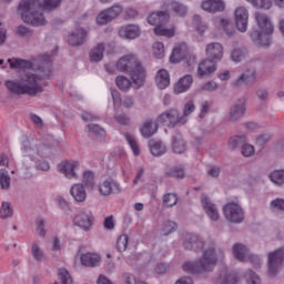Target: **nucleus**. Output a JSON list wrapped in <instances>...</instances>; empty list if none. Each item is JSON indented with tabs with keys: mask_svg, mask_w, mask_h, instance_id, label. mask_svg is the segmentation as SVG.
<instances>
[{
	"mask_svg": "<svg viewBox=\"0 0 284 284\" xmlns=\"http://www.w3.org/2000/svg\"><path fill=\"white\" fill-rule=\"evenodd\" d=\"M146 20L150 26H165L170 21V13L168 11H155Z\"/></svg>",
	"mask_w": 284,
	"mask_h": 284,
	"instance_id": "5701e85b",
	"label": "nucleus"
},
{
	"mask_svg": "<svg viewBox=\"0 0 284 284\" xmlns=\"http://www.w3.org/2000/svg\"><path fill=\"white\" fill-rule=\"evenodd\" d=\"M80 261L84 267H97L101 263V256L94 253H87L81 255Z\"/></svg>",
	"mask_w": 284,
	"mask_h": 284,
	"instance_id": "2f4dec72",
	"label": "nucleus"
},
{
	"mask_svg": "<svg viewBox=\"0 0 284 284\" xmlns=\"http://www.w3.org/2000/svg\"><path fill=\"white\" fill-rule=\"evenodd\" d=\"M115 247L120 252H125L128 250V235L122 234L118 237Z\"/></svg>",
	"mask_w": 284,
	"mask_h": 284,
	"instance_id": "13d9d810",
	"label": "nucleus"
},
{
	"mask_svg": "<svg viewBox=\"0 0 284 284\" xmlns=\"http://www.w3.org/2000/svg\"><path fill=\"white\" fill-rule=\"evenodd\" d=\"M255 21L260 29H254L251 31L250 37L252 41L257 45H270V34L274 33V24H272L270 17L261 11H257L255 12Z\"/></svg>",
	"mask_w": 284,
	"mask_h": 284,
	"instance_id": "39448f33",
	"label": "nucleus"
},
{
	"mask_svg": "<svg viewBox=\"0 0 284 284\" xmlns=\"http://www.w3.org/2000/svg\"><path fill=\"white\" fill-rule=\"evenodd\" d=\"M124 138L126 139V142L129 143L131 150L133 151V154L135 156H139L141 154V151L139 150V144L136 143V138L130 133H125Z\"/></svg>",
	"mask_w": 284,
	"mask_h": 284,
	"instance_id": "c03bdc74",
	"label": "nucleus"
},
{
	"mask_svg": "<svg viewBox=\"0 0 284 284\" xmlns=\"http://www.w3.org/2000/svg\"><path fill=\"white\" fill-rule=\"evenodd\" d=\"M31 253L34 261H37L38 263H41V261L45 258V253L43 252V250H41V247H39V245H37V243H33Z\"/></svg>",
	"mask_w": 284,
	"mask_h": 284,
	"instance_id": "603ef678",
	"label": "nucleus"
},
{
	"mask_svg": "<svg viewBox=\"0 0 284 284\" xmlns=\"http://www.w3.org/2000/svg\"><path fill=\"white\" fill-rule=\"evenodd\" d=\"M121 39L134 40L141 37V27L139 24H125L119 30Z\"/></svg>",
	"mask_w": 284,
	"mask_h": 284,
	"instance_id": "a211bd4d",
	"label": "nucleus"
},
{
	"mask_svg": "<svg viewBox=\"0 0 284 284\" xmlns=\"http://www.w3.org/2000/svg\"><path fill=\"white\" fill-rule=\"evenodd\" d=\"M60 6L61 0H43V2L39 0H21L18 10L24 23L39 28L48 23L41 11L47 10L48 12H52V10H57Z\"/></svg>",
	"mask_w": 284,
	"mask_h": 284,
	"instance_id": "f03ea898",
	"label": "nucleus"
},
{
	"mask_svg": "<svg viewBox=\"0 0 284 284\" xmlns=\"http://www.w3.org/2000/svg\"><path fill=\"white\" fill-rule=\"evenodd\" d=\"M70 194L77 203H85V199H88L85 185L81 183L73 184L70 189Z\"/></svg>",
	"mask_w": 284,
	"mask_h": 284,
	"instance_id": "a878e982",
	"label": "nucleus"
},
{
	"mask_svg": "<svg viewBox=\"0 0 284 284\" xmlns=\"http://www.w3.org/2000/svg\"><path fill=\"white\" fill-rule=\"evenodd\" d=\"M244 277L247 284H261V277L252 270H247Z\"/></svg>",
	"mask_w": 284,
	"mask_h": 284,
	"instance_id": "5fc2aeb1",
	"label": "nucleus"
},
{
	"mask_svg": "<svg viewBox=\"0 0 284 284\" xmlns=\"http://www.w3.org/2000/svg\"><path fill=\"white\" fill-rule=\"evenodd\" d=\"M14 212L12 211V206H10V202H2L0 207V219H11Z\"/></svg>",
	"mask_w": 284,
	"mask_h": 284,
	"instance_id": "de8ad7c7",
	"label": "nucleus"
},
{
	"mask_svg": "<svg viewBox=\"0 0 284 284\" xmlns=\"http://www.w3.org/2000/svg\"><path fill=\"white\" fill-rule=\"evenodd\" d=\"M172 150L175 154H183L187 150V143L183 140L181 133H175L172 136Z\"/></svg>",
	"mask_w": 284,
	"mask_h": 284,
	"instance_id": "c756f323",
	"label": "nucleus"
},
{
	"mask_svg": "<svg viewBox=\"0 0 284 284\" xmlns=\"http://www.w3.org/2000/svg\"><path fill=\"white\" fill-rule=\"evenodd\" d=\"M111 97L113 99L114 108H116V105H121V103L123 108H126L128 110H130V108H134V98L132 97H124L121 100V93L116 90L111 91Z\"/></svg>",
	"mask_w": 284,
	"mask_h": 284,
	"instance_id": "c85d7f7f",
	"label": "nucleus"
},
{
	"mask_svg": "<svg viewBox=\"0 0 284 284\" xmlns=\"http://www.w3.org/2000/svg\"><path fill=\"white\" fill-rule=\"evenodd\" d=\"M123 13L121 4H113L112 7L101 11L97 17L98 26H108L111 21L119 18Z\"/></svg>",
	"mask_w": 284,
	"mask_h": 284,
	"instance_id": "0eeeda50",
	"label": "nucleus"
},
{
	"mask_svg": "<svg viewBox=\"0 0 284 284\" xmlns=\"http://www.w3.org/2000/svg\"><path fill=\"white\" fill-rule=\"evenodd\" d=\"M245 100H239L233 105H231L229 113L226 115V121L229 123H239L243 116H245Z\"/></svg>",
	"mask_w": 284,
	"mask_h": 284,
	"instance_id": "9d476101",
	"label": "nucleus"
},
{
	"mask_svg": "<svg viewBox=\"0 0 284 284\" xmlns=\"http://www.w3.org/2000/svg\"><path fill=\"white\" fill-rule=\"evenodd\" d=\"M74 224L78 225L84 232H88L92 227V212L82 211L74 217Z\"/></svg>",
	"mask_w": 284,
	"mask_h": 284,
	"instance_id": "4be33fe9",
	"label": "nucleus"
},
{
	"mask_svg": "<svg viewBox=\"0 0 284 284\" xmlns=\"http://www.w3.org/2000/svg\"><path fill=\"white\" fill-rule=\"evenodd\" d=\"M284 262V248H277L274 252L268 253V274L270 276H276L283 268Z\"/></svg>",
	"mask_w": 284,
	"mask_h": 284,
	"instance_id": "6e6552de",
	"label": "nucleus"
},
{
	"mask_svg": "<svg viewBox=\"0 0 284 284\" xmlns=\"http://www.w3.org/2000/svg\"><path fill=\"white\" fill-rule=\"evenodd\" d=\"M179 203V196L175 193H166L163 196L164 207H174Z\"/></svg>",
	"mask_w": 284,
	"mask_h": 284,
	"instance_id": "a18cd8bd",
	"label": "nucleus"
},
{
	"mask_svg": "<svg viewBox=\"0 0 284 284\" xmlns=\"http://www.w3.org/2000/svg\"><path fill=\"white\" fill-rule=\"evenodd\" d=\"M242 154L246 158L252 156L254 154V145L244 142V144H242Z\"/></svg>",
	"mask_w": 284,
	"mask_h": 284,
	"instance_id": "69168bd1",
	"label": "nucleus"
},
{
	"mask_svg": "<svg viewBox=\"0 0 284 284\" xmlns=\"http://www.w3.org/2000/svg\"><path fill=\"white\" fill-rule=\"evenodd\" d=\"M192 83H194L192 75H184L174 84L173 92L175 94H183V92H187L192 88Z\"/></svg>",
	"mask_w": 284,
	"mask_h": 284,
	"instance_id": "bb28decb",
	"label": "nucleus"
},
{
	"mask_svg": "<svg viewBox=\"0 0 284 284\" xmlns=\"http://www.w3.org/2000/svg\"><path fill=\"white\" fill-rule=\"evenodd\" d=\"M202 90L204 92H216V90H219V83L214 81H209L202 87Z\"/></svg>",
	"mask_w": 284,
	"mask_h": 284,
	"instance_id": "338daca9",
	"label": "nucleus"
},
{
	"mask_svg": "<svg viewBox=\"0 0 284 284\" xmlns=\"http://www.w3.org/2000/svg\"><path fill=\"white\" fill-rule=\"evenodd\" d=\"M256 81V68L246 69L234 82L233 88H243V85H252Z\"/></svg>",
	"mask_w": 284,
	"mask_h": 284,
	"instance_id": "2eb2a0df",
	"label": "nucleus"
},
{
	"mask_svg": "<svg viewBox=\"0 0 284 284\" xmlns=\"http://www.w3.org/2000/svg\"><path fill=\"white\" fill-rule=\"evenodd\" d=\"M194 110H196V106L194 105V100H190L184 104L183 114L181 115L182 119H184V125L185 123H187V118L190 116V114H192V112H194Z\"/></svg>",
	"mask_w": 284,
	"mask_h": 284,
	"instance_id": "8fccbe9b",
	"label": "nucleus"
},
{
	"mask_svg": "<svg viewBox=\"0 0 284 284\" xmlns=\"http://www.w3.org/2000/svg\"><path fill=\"white\" fill-rule=\"evenodd\" d=\"M166 176H170L171 179H185V166L182 164H178L165 172Z\"/></svg>",
	"mask_w": 284,
	"mask_h": 284,
	"instance_id": "e433bc0d",
	"label": "nucleus"
},
{
	"mask_svg": "<svg viewBox=\"0 0 284 284\" xmlns=\"http://www.w3.org/2000/svg\"><path fill=\"white\" fill-rule=\"evenodd\" d=\"M100 194L102 196H110V194H121V184L116 181H104L100 184Z\"/></svg>",
	"mask_w": 284,
	"mask_h": 284,
	"instance_id": "b1692460",
	"label": "nucleus"
},
{
	"mask_svg": "<svg viewBox=\"0 0 284 284\" xmlns=\"http://www.w3.org/2000/svg\"><path fill=\"white\" fill-rule=\"evenodd\" d=\"M0 187L1 190H10V175L6 169L0 170Z\"/></svg>",
	"mask_w": 284,
	"mask_h": 284,
	"instance_id": "09e8293b",
	"label": "nucleus"
},
{
	"mask_svg": "<svg viewBox=\"0 0 284 284\" xmlns=\"http://www.w3.org/2000/svg\"><path fill=\"white\" fill-rule=\"evenodd\" d=\"M215 26H220V28H222V30H224L225 34L229 37H234L236 33L234 24H232L227 18H216Z\"/></svg>",
	"mask_w": 284,
	"mask_h": 284,
	"instance_id": "72a5a7b5",
	"label": "nucleus"
},
{
	"mask_svg": "<svg viewBox=\"0 0 284 284\" xmlns=\"http://www.w3.org/2000/svg\"><path fill=\"white\" fill-rule=\"evenodd\" d=\"M88 130L90 132V134H93V136H100V138H104L105 136V130H103V128H101L98 124H88Z\"/></svg>",
	"mask_w": 284,
	"mask_h": 284,
	"instance_id": "4d7b16f0",
	"label": "nucleus"
},
{
	"mask_svg": "<svg viewBox=\"0 0 284 284\" xmlns=\"http://www.w3.org/2000/svg\"><path fill=\"white\" fill-rule=\"evenodd\" d=\"M158 123H169L172 128L175 125H185V119L176 109H169L158 116Z\"/></svg>",
	"mask_w": 284,
	"mask_h": 284,
	"instance_id": "1a4fd4ad",
	"label": "nucleus"
},
{
	"mask_svg": "<svg viewBox=\"0 0 284 284\" xmlns=\"http://www.w3.org/2000/svg\"><path fill=\"white\" fill-rule=\"evenodd\" d=\"M247 142L245 135H234L229 140L230 150H236V148L243 146Z\"/></svg>",
	"mask_w": 284,
	"mask_h": 284,
	"instance_id": "ea45409f",
	"label": "nucleus"
},
{
	"mask_svg": "<svg viewBox=\"0 0 284 284\" xmlns=\"http://www.w3.org/2000/svg\"><path fill=\"white\" fill-rule=\"evenodd\" d=\"M175 14L179 17H185L187 14V7L179 1H171L169 4Z\"/></svg>",
	"mask_w": 284,
	"mask_h": 284,
	"instance_id": "4c0bfd02",
	"label": "nucleus"
},
{
	"mask_svg": "<svg viewBox=\"0 0 284 284\" xmlns=\"http://www.w3.org/2000/svg\"><path fill=\"white\" fill-rule=\"evenodd\" d=\"M202 10L210 14H216V12H223L225 10V1L223 0H204L201 3Z\"/></svg>",
	"mask_w": 284,
	"mask_h": 284,
	"instance_id": "aec40b11",
	"label": "nucleus"
},
{
	"mask_svg": "<svg viewBox=\"0 0 284 284\" xmlns=\"http://www.w3.org/2000/svg\"><path fill=\"white\" fill-rule=\"evenodd\" d=\"M150 152L153 156H163L168 152V148L163 142L151 140L149 143Z\"/></svg>",
	"mask_w": 284,
	"mask_h": 284,
	"instance_id": "c9c22d12",
	"label": "nucleus"
},
{
	"mask_svg": "<svg viewBox=\"0 0 284 284\" xmlns=\"http://www.w3.org/2000/svg\"><path fill=\"white\" fill-rule=\"evenodd\" d=\"M78 165V161L64 160L58 164V172L63 174L67 179H77V172L74 170H77Z\"/></svg>",
	"mask_w": 284,
	"mask_h": 284,
	"instance_id": "f3484780",
	"label": "nucleus"
},
{
	"mask_svg": "<svg viewBox=\"0 0 284 284\" xmlns=\"http://www.w3.org/2000/svg\"><path fill=\"white\" fill-rule=\"evenodd\" d=\"M163 26L164 24L155 27L154 34L158 37H168V39H172V37H174V28L168 29Z\"/></svg>",
	"mask_w": 284,
	"mask_h": 284,
	"instance_id": "37998d69",
	"label": "nucleus"
},
{
	"mask_svg": "<svg viewBox=\"0 0 284 284\" xmlns=\"http://www.w3.org/2000/svg\"><path fill=\"white\" fill-rule=\"evenodd\" d=\"M201 204L205 212V214L211 219V221H219L221 219V214L219 213V207H216V204L210 200V196L207 194L201 195Z\"/></svg>",
	"mask_w": 284,
	"mask_h": 284,
	"instance_id": "f8f14e48",
	"label": "nucleus"
},
{
	"mask_svg": "<svg viewBox=\"0 0 284 284\" xmlns=\"http://www.w3.org/2000/svg\"><path fill=\"white\" fill-rule=\"evenodd\" d=\"M256 10H270L272 8V0H246Z\"/></svg>",
	"mask_w": 284,
	"mask_h": 284,
	"instance_id": "a19ab883",
	"label": "nucleus"
},
{
	"mask_svg": "<svg viewBox=\"0 0 284 284\" xmlns=\"http://www.w3.org/2000/svg\"><path fill=\"white\" fill-rule=\"evenodd\" d=\"M153 54L155 59H163L165 57V45H163V42H155L153 44Z\"/></svg>",
	"mask_w": 284,
	"mask_h": 284,
	"instance_id": "6e6d98bb",
	"label": "nucleus"
},
{
	"mask_svg": "<svg viewBox=\"0 0 284 284\" xmlns=\"http://www.w3.org/2000/svg\"><path fill=\"white\" fill-rule=\"evenodd\" d=\"M83 183L87 187H92V185H94V173L92 171L83 173Z\"/></svg>",
	"mask_w": 284,
	"mask_h": 284,
	"instance_id": "680f3d73",
	"label": "nucleus"
},
{
	"mask_svg": "<svg viewBox=\"0 0 284 284\" xmlns=\"http://www.w3.org/2000/svg\"><path fill=\"white\" fill-rule=\"evenodd\" d=\"M193 23L199 34H203L207 30V23L203 22V19L199 14L193 16Z\"/></svg>",
	"mask_w": 284,
	"mask_h": 284,
	"instance_id": "49530a36",
	"label": "nucleus"
},
{
	"mask_svg": "<svg viewBox=\"0 0 284 284\" xmlns=\"http://www.w3.org/2000/svg\"><path fill=\"white\" fill-rule=\"evenodd\" d=\"M116 70L129 72L136 90L145 83V69H143L141 62H139V58L134 54L121 58L116 63Z\"/></svg>",
	"mask_w": 284,
	"mask_h": 284,
	"instance_id": "20e7f679",
	"label": "nucleus"
},
{
	"mask_svg": "<svg viewBox=\"0 0 284 284\" xmlns=\"http://www.w3.org/2000/svg\"><path fill=\"white\" fill-rule=\"evenodd\" d=\"M206 59L219 63L223 59V44L219 42H211L205 48Z\"/></svg>",
	"mask_w": 284,
	"mask_h": 284,
	"instance_id": "dca6fc26",
	"label": "nucleus"
},
{
	"mask_svg": "<svg viewBox=\"0 0 284 284\" xmlns=\"http://www.w3.org/2000/svg\"><path fill=\"white\" fill-rule=\"evenodd\" d=\"M223 214L229 223H243L245 221V211L235 202H229L223 206Z\"/></svg>",
	"mask_w": 284,
	"mask_h": 284,
	"instance_id": "423d86ee",
	"label": "nucleus"
},
{
	"mask_svg": "<svg viewBox=\"0 0 284 284\" xmlns=\"http://www.w3.org/2000/svg\"><path fill=\"white\" fill-rule=\"evenodd\" d=\"M236 28L240 32H247L250 12L245 7H239L234 11Z\"/></svg>",
	"mask_w": 284,
	"mask_h": 284,
	"instance_id": "ddd939ff",
	"label": "nucleus"
},
{
	"mask_svg": "<svg viewBox=\"0 0 284 284\" xmlns=\"http://www.w3.org/2000/svg\"><path fill=\"white\" fill-rule=\"evenodd\" d=\"M123 281L125 284H140L145 283L144 281H138L136 277L133 274L124 273L123 274Z\"/></svg>",
	"mask_w": 284,
	"mask_h": 284,
	"instance_id": "0e129e2a",
	"label": "nucleus"
},
{
	"mask_svg": "<svg viewBox=\"0 0 284 284\" xmlns=\"http://www.w3.org/2000/svg\"><path fill=\"white\" fill-rule=\"evenodd\" d=\"M187 57V45L185 43L176 44L170 57L171 63H181Z\"/></svg>",
	"mask_w": 284,
	"mask_h": 284,
	"instance_id": "cd10ccee",
	"label": "nucleus"
},
{
	"mask_svg": "<svg viewBox=\"0 0 284 284\" xmlns=\"http://www.w3.org/2000/svg\"><path fill=\"white\" fill-rule=\"evenodd\" d=\"M155 83L160 90H165L170 85V73L165 69H161L155 78Z\"/></svg>",
	"mask_w": 284,
	"mask_h": 284,
	"instance_id": "f704fd0d",
	"label": "nucleus"
},
{
	"mask_svg": "<svg viewBox=\"0 0 284 284\" xmlns=\"http://www.w3.org/2000/svg\"><path fill=\"white\" fill-rule=\"evenodd\" d=\"M21 152L23 156H30V159H34V152H37V149L32 146V142H30V140L26 139L22 142Z\"/></svg>",
	"mask_w": 284,
	"mask_h": 284,
	"instance_id": "58836bf2",
	"label": "nucleus"
},
{
	"mask_svg": "<svg viewBox=\"0 0 284 284\" xmlns=\"http://www.w3.org/2000/svg\"><path fill=\"white\" fill-rule=\"evenodd\" d=\"M158 130L159 125L156 124V122H154V120H146L140 129V132L143 139H152Z\"/></svg>",
	"mask_w": 284,
	"mask_h": 284,
	"instance_id": "7c9ffc66",
	"label": "nucleus"
},
{
	"mask_svg": "<svg viewBox=\"0 0 284 284\" xmlns=\"http://www.w3.org/2000/svg\"><path fill=\"white\" fill-rule=\"evenodd\" d=\"M115 84L118 85L119 90H122V92H128V90L132 88V82L130 81V79L123 75H119L115 79Z\"/></svg>",
	"mask_w": 284,
	"mask_h": 284,
	"instance_id": "79ce46f5",
	"label": "nucleus"
},
{
	"mask_svg": "<svg viewBox=\"0 0 284 284\" xmlns=\"http://www.w3.org/2000/svg\"><path fill=\"white\" fill-rule=\"evenodd\" d=\"M219 257L216 255V244L212 243L202 255V258L196 262H185L182 265L183 272L186 274H201L203 272H212L216 267Z\"/></svg>",
	"mask_w": 284,
	"mask_h": 284,
	"instance_id": "7ed1b4c3",
	"label": "nucleus"
},
{
	"mask_svg": "<svg viewBox=\"0 0 284 284\" xmlns=\"http://www.w3.org/2000/svg\"><path fill=\"white\" fill-rule=\"evenodd\" d=\"M270 179H271L272 183H275V185H283V183H284V170L273 171L270 174Z\"/></svg>",
	"mask_w": 284,
	"mask_h": 284,
	"instance_id": "3c124183",
	"label": "nucleus"
},
{
	"mask_svg": "<svg viewBox=\"0 0 284 284\" xmlns=\"http://www.w3.org/2000/svg\"><path fill=\"white\" fill-rule=\"evenodd\" d=\"M216 283L217 284H237L239 278L234 274H227L219 278Z\"/></svg>",
	"mask_w": 284,
	"mask_h": 284,
	"instance_id": "bf43d9fd",
	"label": "nucleus"
},
{
	"mask_svg": "<svg viewBox=\"0 0 284 284\" xmlns=\"http://www.w3.org/2000/svg\"><path fill=\"white\" fill-rule=\"evenodd\" d=\"M162 231H163L165 236H168L169 234H172V232L176 231V223L172 222V221L165 222L164 225H163Z\"/></svg>",
	"mask_w": 284,
	"mask_h": 284,
	"instance_id": "e2e57ef3",
	"label": "nucleus"
},
{
	"mask_svg": "<svg viewBox=\"0 0 284 284\" xmlns=\"http://www.w3.org/2000/svg\"><path fill=\"white\" fill-rule=\"evenodd\" d=\"M103 52H105V44L98 43L89 53L91 63H99L103 60Z\"/></svg>",
	"mask_w": 284,
	"mask_h": 284,
	"instance_id": "473e14b6",
	"label": "nucleus"
},
{
	"mask_svg": "<svg viewBox=\"0 0 284 284\" xmlns=\"http://www.w3.org/2000/svg\"><path fill=\"white\" fill-rule=\"evenodd\" d=\"M233 254L237 261L244 262L248 258L255 267H261L262 265L261 258L256 255H248L247 247L243 244H235L233 246Z\"/></svg>",
	"mask_w": 284,
	"mask_h": 284,
	"instance_id": "9b49d317",
	"label": "nucleus"
},
{
	"mask_svg": "<svg viewBox=\"0 0 284 284\" xmlns=\"http://www.w3.org/2000/svg\"><path fill=\"white\" fill-rule=\"evenodd\" d=\"M8 63L11 70L31 69L36 72H22L18 80H7L4 85L11 94L37 97V94L43 93L41 81L50 79V74H52V55H38L32 61L12 58L8 59Z\"/></svg>",
	"mask_w": 284,
	"mask_h": 284,
	"instance_id": "f257e3e1",
	"label": "nucleus"
},
{
	"mask_svg": "<svg viewBox=\"0 0 284 284\" xmlns=\"http://www.w3.org/2000/svg\"><path fill=\"white\" fill-rule=\"evenodd\" d=\"M183 245L185 250L199 252V250H203V247L205 246V242H203V240L199 235L186 234Z\"/></svg>",
	"mask_w": 284,
	"mask_h": 284,
	"instance_id": "6ab92c4d",
	"label": "nucleus"
},
{
	"mask_svg": "<svg viewBox=\"0 0 284 284\" xmlns=\"http://www.w3.org/2000/svg\"><path fill=\"white\" fill-rule=\"evenodd\" d=\"M256 81V68L246 69L234 82L233 88H243V85H252Z\"/></svg>",
	"mask_w": 284,
	"mask_h": 284,
	"instance_id": "4468645a",
	"label": "nucleus"
},
{
	"mask_svg": "<svg viewBox=\"0 0 284 284\" xmlns=\"http://www.w3.org/2000/svg\"><path fill=\"white\" fill-rule=\"evenodd\" d=\"M256 97L260 101H266L270 98V92L265 88H260L256 91Z\"/></svg>",
	"mask_w": 284,
	"mask_h": 284,
	"instance_id": "774afa93",
	"label": "nucleus"
},
{
	"mask_svg": "<svg viewBox=\"0 0 284 284\" xmlns=\"http://www.w3.org/2000/svg\"><path fill=\"white\" fill-rule=\"evenodd\" d=\"M17 34L19 37H22L23 39H30L32 37V30H30L28 27L26 26H19L17 28Z\"/></svg>",
	"mask_w": 284,
	"mask_h": 284,
	"instance_id": "052dcab7",
	"label": "nucleus"
},
{
	"mask_svg": "<svg viewBox=\"0 0 284 284\" xmlns=\"http://www.w3.org/2000/svg\"><path fill=\"white\" fill-rule=\"evenodd\" d=\"M214 72H216V62L210 58H206L200 62L197 67V74L200 77H210V74H214Z\"/></svg>",
	"mask_w": 284,
	"mask_h": 284,
	"instance_id": "393cba45",
	"label": "nucleus"
},
{
	"mask_svg": "<svg viewBox=\"0 0 284 284\" xmlns=\"http://www.w3.org/2000/svg\"><path fill=\"white\" fill-rule=\"evenodd\" d=\"M270 207L273 212H281L284 214V199L276 197L275 200H272Z\"/></svg>",
	"mask_w": 284,
	"mask_h": 284,
	"instance_id": "864d4df0",
	"label": "nucleus"
},
{
	"mask_svg": "<svg viewBox=\"0 0 284 284\" xmlns=\"http://www.w3.org/2000/svg\"><path fill=\"white\" fill-rule=\"evenodd\" d=\"M88 40V31L83 28H79L75 31L71 32L68 38L67 41L69 43V45H83V43H85V41Z\"/></svg>",
	"mask_w": 284,
	"mask_h": 284,
	"instance_id": "412c9836",
	"label": "nucleus"
}]
</instances>
